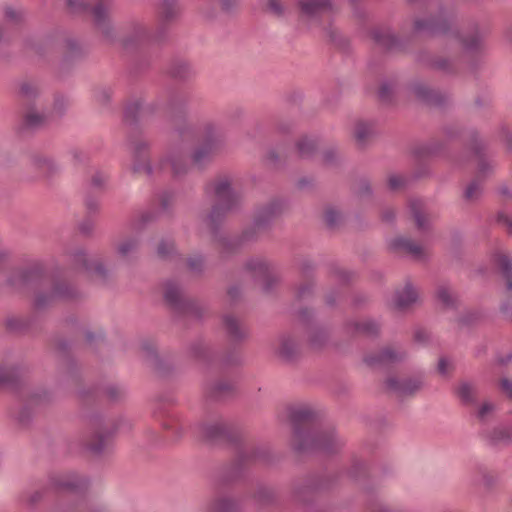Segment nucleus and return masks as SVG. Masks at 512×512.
<instances>
[{
  "instance_id": "f257e3e1",
  "label": "nucleus",
  "mask_w": 512,
  "mask_h": 512,
  "mask_svg": "<svg viewBox=\"0 0 512 512\" xmlns=\"http://www.w3.org/2000/svg\"><path fill=\"white\" fill-rule=\"evenodd\" d=\"M315 414L308 405L294 407L291 411V420L294 425L293 447L298 451L313 449L333 451L337 443L334 432L318 433L312 427Z\"/></svg>"
},
{
  "instance_id": "f03ea898",
  "label": "nucleus",
  "mask_w": 512,
  "mask_h": 512,
  "mask_svg": "<svg viewBox=\"0 0 512 512\" xmlns=\"http://www.w3.org/2000/svg\"><path fill=\"white\" fill-rule=\"evenodd\" d=\"M216 200L215 211L220 209L227 211L232 209L240 199V193L234 187L229 177H219L211 185Z\"/></svg>"
},
{
  "instance_id": "7ed1b4c3",
  "label": "nucleus",
  "mask_w": 512,
  "mask_h": 512,
  "mask_svg": "<svg viewBox=\"0 0 512 512\" xmlns=\"http://www.w3.org/2000/svg\"><path fill=\"white\" fill-rule=\"evenodd\" d=\"M300 16L307 21H317L333 10L332 0H297Z\"/></svg>"
},
{
  "instance_id": "20e7f679",
  "label": "nucleus",
  "mask_w": 512,
  "mask_h": 512,
  "mask_svg": "<svg viewBox=\"0 0 512 512\" xmlns=\"http://www.w3.org/2000/svg\"><path fill=\"white\" fill-rule=\"evenodd\" d=\"M422 386L419 378H402L392 376L387 380V387L390 391L399 397H405L414 394Z\"/></svg>"
},
{
  "instance_id": "39448f33",
  "label": "nucleus",
  "mask_w": 512,
  "mask_h": 512,
  "mask_svg": "<svg viewBox=\"0 0 512 512\" xmlns=\"http://www.w3.org/2000/svg\"><path fill=\"white\" fill-rule=\"evenodd\" d=\"M68 7L73 13L91 14L97 23L104 21L108 14V4L106 1H100L91 7L84 0H68Z\"/></svg>"
},
{
  "instance_id": "423d86ee",
  "label": "nucleus",
  "mask_w": 512,
  "mask_h": 512,
  "mask_svg": "<svg viewBox=\"0 0 512 512\" xmlns=\"http://www.w3.org/2000/svg\"><path fill=\"white\" fill-rule=\"evenodd\" d=\"M150 37L149 29L144 23L133 22L126 26L122 42L124 46L128 47L144 43L148 41Z\"/></svg>"
},
{
  "instance_id": "0eeeda50",
  "label": "nucleus",
  "mask_w": 512,
  "mask_h": 512,
  "mask_svg": "<svg viewBox=\"0 0 512 512\" xmlns=\"http://www.w3.org/2000/svg\"><path fill=\"white\" fill-rule=\"evenodd\" d=\"M133 165L132 170L138 174H148L151 170L148 163L147 144L137 141L133 144Z\"/></svg>"
},
{
  "instance_id": "6e6552de",
  "label": "nucleus",
  "mask_w": 512,
  "mask_h": 512,
  "mask_svg": "<svg viewBox=\"0 0 512 512\" xmlns=\"http://www.w3.org/2000/svg\"><path fill=\"white\" fill-rule=\"evenodd\" d=\"M450 15L446 12H441L437 19H433L430 21H423L417 19L414 23L415 30L417 31H428L431 33H442L445 32L448 27Z\"/></svg>"
},
{
  "instance_id": "1a4fd4ad",
  "label": "nucleus",
  "mask_w": 512,
  "mask_h": 512,
  "mask_svg": "<svg viewBox=\"0 0 512 512\" xmlns=\"http://www.w3.org/2000/svg\"><path fill=\"white\" fill-rule=\"evenodd\" d=\"M403 357V353L396 351L393 347H387L378 353L366 356L365 361L369 365H385Z\"/></svg>"
},
{
  "instance_id": "9d476101",
  "label": "nucleus",
  "mask_w": 512,
  "mask_h": 512,
  "mask_svg": "<svg viewBox=\"0 0 512 512\" xmlns=\"http://www.w3.org/2000/svg\"><path fill=\"white\" fill-rule=\"evenodd\" d=\"M418 293L411 284H406L395 294L394 305L398 309H405L416 302Z\"/></svg>"
},
{
  "instance_id": "9b49d317",
  "label": "nucleus",
  "mask_w": 512,
  "mask_h": 512,
  "mask_svg": "<svg viewBox=\"0 0 512 512\" xmlns=\"http://www.w3.org/2000/svg\"><path fill=\"white\" fill-rule=\"evenodd\" d=\"M393 246L395 249L404 251L417 259H420L425 255L424 247L408 238H396L393 241Z\"/></svg>"
},
{
  "instance_id": "f8f14e48",
  "label": "nucleus",
  "mask_w": 512,
  "mask_h": 512,
  "mask_svg": "<svg viewBox=\"0 0 512 512\" xmlns=\"http://www.w3.org/2000/svg\"><path fill=\"white\" fill-rule=\"evenodd\" d=\"M492 261L502 271L506 278L508 288L512 289V260L510 257L502 251H497L493 255Z\"/></svg>"
},
{
  "instance_id": "ddd939ff",
  "label": "nucleus",
  "mask_w": 512,
  "mask_h": 512,
  "mask_svg": "<svg viewBox=\"0 0 512 512\" xmlns=\"http://www.w3.org/2000/svg\"><path fill=\"white\" fill-rule=\"evenodd\" d=\"M375 42L384 49L392 50L398 47V39L391 33L389 29L378 28L372 33Z\"/></svg>"
},
{
  "instance_id": "4468645a",
  "label": "nucleus",
  "mask_w": 512,
  "mask_h": 512,
  "mask_svg": "<svg viewBox=\"0 0 512 512\" xmlns=\"http://www.w3.org/2000/svg\"><path fill=\"white\" fill-rule=\"evenodd\" d=\"M247 269L256 277L262 279L264 282H269L271 279V268L269 264L262 258H255L250 260L247 263Z\"/></svg>"
},
{
  "instance_id": "2eb2a0df",
  "label": "nucleus",
  "mask_w": 512,
  "mask_h": 512,
  "mask_svg": "<svg viewBox=\"0 0 512 512\" xmlns=\"http://www.w3.org/2000/svg\"><path fill=\"white\" fill-rule=\"evenodd\" d=\"M70 296H71V293H70V291H69V289H68L66 284H63V283L56 284V285H54L53 290L49 294L47 299H45L42 296V294H37L36 298H35V305L37 307H43L46 304L50 303L54 299L66 298V297H70Z\"/></svg>"
},
{
  "instance_id": "dca6fc26",
  "label": "nucleus",
  "mask_w": 512,
  "mask_h": 512,
  "mask_svg": "<svg viewBox=\"0 0 512 512\" xmlns=\"http://www.w3.org/2000/svg\"><path fill=\"white\" fill-rule=\"evenodd\" d=\"M213 128L208 127L205 134V147L203 149H199L195 151L193 154V160L196 164H199L213 149L214 142L216 140L213 134Z\"/></svg>"
},
{
  "instance_id": "f3484780",
  "label": "nucleus",
  "mask_w": 512,
  "mask_h": 512,
  "mask_svg": "<svg viewBox=\"0 0 512 512\" xmlns=\"http://www.w3.org/2000/svg\"><path fill=\"white\" fill-rule=\"evenodd\" d=\"M298 351V344L292 337H283L278 346V353L284 358L293 357Z\"/></svg>"
},
{
  "instance_id": "a211bd4d",
  "label": "nucleus",
  "mask_w": 512,
  "mask_h": 512,
  "mask_svg": "<svg viewBox=\"0 0 512 512\" xmlns=\"http://www.w3.org/2000/svg\"><path fill=\"white\" fill-rule=\"evenodd\" d=\"M373 133V127L370 123L359 121L355 124L354 137L359 144L365 143Z\"/></svg>"
},
{
  "instance_id": "6ab92c4d",
  "label": "nucleus",
  "mask_w": 512,
  "mask_h": 512,
  "mask_svg": "<svg viewBox=\"0 0 512 512\" xmlns=\"http://www.w3.org/2000/svg\"><path fill=\"white\" fill-rule=\"evenodd\" d=\"M457 395L465 404H472L476 398V388L474 385L463 382L457 388Z\"/></svg>"
},
{
  "instance_id": "aec40b11",
  "label": "nucleus",
  "mask_w": 512,
  "mask_h": 512,
  "mask_svg": "<svg viewBox=\"0 0 512 512\" xmlns=\"http://www.w3.org/2000/svg\"><path fill=\"white\" fill-rule=\"evenodd\" d=\"M411 212L413 214L414 220L420 229H424L426 227L427 216L424 211L423 203L419 200L411 202Z\"/></svg>"
},
{
  "instance_id": "412c9836",
  "label": "nucleus",
  "mask_w": 512,
  "mask_h": 512,
  "mask_svg": "<svg viewBox=\"0 0 512 512\" xmlns=\"http://www.w3.org/2000/svg\"><path fill=\"white\" fill-rule=\"evenodd\" d=\"M235 503L232 499L226 496L215 498L210 504L212 512H230L234 509Z\"/></svg>"
},
{
  "instance_id": "4be33fe9",
  "label": "nucleus",
  "mask_w": 512,
  "mask_h": 512,
  "mask_svg": "<svg viewBox=\"0 0 512 512\" xmlns=\"http://www.w3.org/2000/svg\"><path fill=\"white\" fill-rule=\"evenodd\" d=\"M138 247V241L135 238H125L117 244V252L122 257L132 255Z\"/></svg>"
},
{
  "instance_id": "5701e85b",
  "label": "nucleus",
  "mask_w": 512,
  "mask_h": 512,
  "mask_svg": "<svg viewBox=\"0 0 512 512\" xmlns=\"http://www.w3.org/2000/svg\"><path fill=\"white\" fill-rule=\"evenodd\" d=\"M224 324L227 332L234 338H240L244 335V330L242 329L238 319H236L232 315H228L224 318Z\"/></svg>"
},
{
  "instance_id": "b1692460",
  "label": "nucleus",
  "mask_w": 512,
  "mask_h": 512,
  "mask_svg": "<svg viewBox=\"0 0 512 512\" xmlns=\"http://www.w3.org/2000/svg\"><path fill=\"white\" fill-rule=\"evenodd\" d=\"M437 298L446 307L453 306L456 302V295L448 286H440L437 289Z\"/></svg>"
},
{
  "instance_id": "393cba45",
  "label": "nucleus",
  "mask_w": 512,
  "mask_h": 512,
  "mask_svg": "<svg viewBox=\"0 0 512 512\" xmlns=\"http://www.w3.org/2000/svg\"><path fill=\"white\" fill-rule=\"evenodd\" d=\"M164 296L169 304L177 306L181 300L179 287L176 284L168 283L164 288Z\"/></svg>"
},
{
  "instance_id": "a878e982",
  "label": "nucleus",
  "mask_w": 512,
  "mask_h": 512,
  "mask_svg": "<svg viewBox=\"0 0 512 512\" xmlns=\"http://www.w3.org/2000/svg\"><path fill=\"white\" fill-rule=\"evenodd\" d=\"M32 281V273L29 271H16L10 280L11 285L17 289L29 285Z\"/></svg>"
},
{
  "instance_id": "bb28decb",
  "label": "nucleus",
  "mask_w": 512,
  "mask_h": 512,
  "mask_svg": "<svg viewBox=\"0 0 512 512\" xmlns=\"http://www.w3.org/2000/svg\"><path fill=\"white\" fill-rule=\"evenodd\" d=\"M163 168L170 167L175 175L185 171L184 161L181 156L173 155L163 162Z\"/></svg>"
},
{
  "instance_id": "cd10ccee",
  "label": "nucleus",
  "mask_w": 512,
  "mask_h": 512,
  "mask_svg": "<svg viewBox=\"0 0 512 512\" xmlns=\"http://www.w3.org/2000/svg\"><path fill=\"white\" fill-rule=\"evenodd\" d=\"M81 480L77 475L69 474L62 476L57 481V486L61 489H76L79 487Z\"/></svg>"
},
{
  "instance_id": "c85d7f7f",
  "label": "nucleus",
  "mask_w": 512,
  "mask_h": 512,
  "mask_svg": "<svg viewBox=\"0 0 512 512\" xmlns=\"http://www.w3.org/2000/svg\"><path fill=\"white\" fill-rule=\"evenodd\" d=\"M78 261H80L83 264V266L85 267V269L87 271L95 272L99 275H101L103 273L102 265L97 260L89 258L84 253L79 255Z\"/></svg>"
},
{
  "instance_id": "c756f323",
  "label": "nucleus",
  "mask_w": 512,
  "mask_h": 512,
  "mask_svg": "<svg viewBox=\"0 0 512 512\" xmlns=\"http://www.w3.org/2000/svg\"><path fill=\"white\" fill-rule=\"evenodd\" d=\"M359 333L366 335H374L378 332L379 326L373 320H362L356 324Z\"/></svg>"
},
{
  "instance_id": "7c9ffc66",
  "label": "nucleus",
  "mask_w": 512,
  "mask_h": 512,
  "mask_svg": "<svg viewBox=\"0 0 512 512\" xmlns=\"http://www.w3.org/2000/svg\"><path fill=\"white\" fill-rule=\"evenodd\" d=\"M434 67L447 73L456 71L454 60L446 57H438L434 60Z\"/></svg>"
},
{
  "instance_id": "2f4dec72",
  "label": "nucleus",
  "mask_w": 512,
  "mask_h": 512,
  "mask_svg": "<svg viewBox=\"0 0 512 512\" xmlns=\"http://www.w3.org/2000/svg\"><path fill=\"white\" fill-rule=\"evenodd\" d=\"M38 92H39L38 86L34 82H30V81L24 82V83H22V85L20 87L21 95L27 100L35 97L38 94Z\"/></svg>"
},
{
  "instance_id": "473e14b6",
  "label": "nucleus",
  "mask_w": 512,
  "mask_h": 512,
  "mask_svg": "<svg viewBox=\"0 0 512 512\" xmlns=\"http://www.w3.org/2000/svg\"><path fill=\"white\" fill-rule=\"evenodd\" d=\"M464 46L469 50L479 49L482 45V36L478 31L463 39Z\"/></svg>"
},
{
  "instance_id": "72a5a7b5",
  "label": "nucleus",
  "mask_w": 512,
  "mask_h": 512,
  "mask_svg": "<svg viewBox=\"0 0 512 512\" xmlns=\"http://www.w3.org/2000/svg\"><path fill=\"white\" fill-rule=\"evenodd\" d=\"M48 117L47 114H40L34 110H30L25 115V122L29 126H37L44 122Z\"/></svg>"
},
{
  "instance_id": "f704fd0d",
  "label": "nucleus",
  "mask_w": 512,
  "mask_h": 512,
  "mask_svg": "<svg viewBox=\"0 0 512 512\" xmlns=\"http://www.w3.org/2000/svg\"><path fill=\"white\" fill-rule=\"evenodd\" d=\"M297 147L302 156H308L315 149V141L305 137L299 140Z\"/></svg>"
},
{
  "instance_id": "c9c22d12",
  "label": "nucleus",
  "mask_w": 512,
  "mask_h": 512,
  "mask_svg": "<svg viewBox=\"0 0 512 512\" xmlns=\"http://www.w3.org/2000/svg\"><path fill=\"white\" fill-rule=\"evenodd\" d=\"M108 444V438L102 434H96L93 440L89 443V448L93 452H101Z\"/></svg>"
},
{
  "instance_id": "e433bc0d",
  "label": "nucleus",
  "mask_w": 512,
  "mask_h": 512,
  "mask_svg": "<svg viewBox=\"0 0 512 512\" xmlns=\"http://www.w3.org/2000/svg\"><path fill=\"white\" fill-rule=\"evenodd\" d=\"M174 250V243L170 240H163L158 245V255L160 257L166 258L169 256V254Z\"/></svg>"
},
{
  "instance_id": "4c0bfd02",
  "label": "nucleus",
  "mask_w": 512,
  "mask_h": 512,
  "mask_svg": "<svg viewBox=\"0 0 512 512\" xmlns=\"http://www.w3.org/2000/svg\"><path fill=\"white\" fill-rule=\"evenodd\" d=\"M480 192V183L478 180L473 181L465 191V197L469 200L475 199Z\"/></svg>"
},
{
  "instance_id": "58836bf2",
  "label": "nucleus",
  "mask_w": 512,
  "mask_h": 512,
  "mask_svg": "<svg viewBox=\"0 0 512 512\" xmlns=\"http://www.w3.org/2000/svg\"><path fill=\"white\" fill-rule=\"evenodd\" d=\"M275 214V211L273 208H267L264 212H263V215L262 214H259L257 215L256 219H255V225L258 227V228H261L262 226L265 225V223L268 221V219Z\"/></svg>"
},
{
  "instance_id": "ea45409f",
  "label": "nucleus",
  "mask_w": 512,
  "mask_h": 512,
  "mask_svg": "<svg viewBox=\"0 0 512 512\" xmlns=\"http://www.w3.org/2000/svg\"><path fill=\"white\" fill-rule=\"evenodd\" d=\"M187 266L192 272H199L203 267V259L200 256L190 257L187 260Z\"/></svg>"
},
{
  "instance_id": "a19ab883",
  "label": "nucleus",
  "mask_w": 512,
  "mask_h": 512,
  "mask_svg": "<svg viewBox=\"0 0 512 512\" xmlns=\"http://www.w3.org/2000/svg\"><path fill=\"white\" fill-rule=\"evenodd\" d=\"M326 223L330 226L336 225L340 219V214L334 209H327L324 214Z\"/></svg>"
},
{
  "instance_id": "79ce46f5",
  "label": "nucleus",
  "mask_w": 512,
  "mask_h": 512,
  "mask_svg": "<svg viewBox=\"0 0 512 512\" xmlns=\"http://www.w3.org/2000/svg\"><path fill=\"white\" fill-rule=\"evenodd\" d=\"M494 410L493 404L490 402H484L478 409L477 416L479 419H486Z\"/></svg>"
},
{
  "instance_id": "37998d69",
  "label": "nucleus",
  "mask_w": 512,
  "mask_h": 512,
  "mask_svg": "<svg viewBox=\"0 0 512 512\" xmlns=\"http://www.w3.org/2000/svg\"><path fill=\"white\" fill-rule=\"evenodd\" d=\"M267 10L275 15H281L283 6L280 0H268Z\"/></svg>"
},
{
  "instance_id": "c03bdc74",
  "label": "nucleus",
  "mask_w": 512,
  "mask_h": 512,
  "mask_svg": "<svg viewBox=\"0 0 512 512\" xmlns=\"http://www.w3.org/2000/svg\"><path fill=\"white\" fill-rule=\"evenodd\" d=\"M388 182L390 188L396 190L404 185L405 178L401 175H391Z\"/></svg>"
},
{
  "instance_id": "a18cd8bd",
  "label": "nucleus",
  "mask_w": 512,
  "mask_h": 512,
  "mask_svg": "<svg viewBox=\"0 0 512 512\" xmlns=\"http://www.w3.org/2000/svg\"><path fill=\"white\" fill-rule=\"evenodd\" d=\"M452 368L451 362L446 358H441L438 363V372L442 375H446Z\"/></svg>"
},
{
  "instance_id": "49530a36",
  "label": "nucleus",
  "mask_w": 512,
  "mask_h": 512,
  "mask_svg": "<svg viewBox=\"0 0 512 512\" xmlns=\"http://www.w3.org/2000/svg\"><path fill=\"white\" fill-rule=\"evenodd\" d=\"M13 372L9 369H2L0 371V387L5 386L12 382Z\"/></svg>"
},
{
  "instance_id": "de8ad7c7",
  "label": "nucleus",
  "mask_w": 512,
  "mask_h": 512,
  "mask_svg": "<svg viewBox=\"0 0 512 512\" xmlns=\"http://www.w3.org/2000/svg\"><path fill=\"white\" fill-rule=\"evenodd\" d=\"M21 15H22L21 10L15 9L13 7H7L5 9V16L7 19H9L11 21H16V20L20 19Z\"/></svg>"
},
{
  "instance_id": "09e8293b",
  "label": "nucleus",
  "mask_w": 512,
  "mask_h": 512,
  "mask_svg": "<svg viewBox=\"0 0 512 512\" xmlns=\"http://www.w3.org/2000/svg\"><path fill=\"white\" fill-rule=\"evenodd\" d=\"M498 222L505 226L509 233H512V218L510 216L501 214L498 217Z\"/></svg>"
},
{
  "instance_id": "8fccbe9b",
  "label": "nucleus",
  "mask_w": 512,
  "mask_h": 512,
  "mask_svg": "<svg viewBox=\"0 0 512 512\" xmlns=\"http://www.w3.org/2000/svg\"><path fill=\"white\" fill-rule=\"evenodd\" d=\"M500 386L502 391L512 398V381L504 378L500 381Z\"/></svg>"
},
{
  "instance_id": "3c124183",
  "label": "nucleus",
  "mask_w": 512,
  "mask_h": 512,
  "mask_svg": "<svg viewBox=\"0 0 512 512\" xmlns=\"http://www.w3.org/2000/svg\"><path fill=\"white\" fill-rule=\"evenodd\" d=\"M212 428H213V431L209 432V434H208V436L211 438L218 436L222 430V427L220 425H215Z\"/></svg>"
},
{
  "instance_id": "603ef678",
  "label": "nucleus",
  "mask_w": 512,
  "mask_h": 512,
  "mask_svg": "<svg viewBox=\"0 0 512 512\" xmlns=\"http://www.w3.org/2000/svg\"><path fill=\"white\" fill-rule=\"evenodd\" d=\"M380 96L383 98V99H386L387 96H388V87L386 85H383L381 88H380Z\"/></svg>"
},
{
  "instance_id": "864d4df0",
  "label": "nucleus",
  "mask_w": 512,
  "mask_h": 512,
  "mask_svg": "<svg viewBox=\"0 0 512 512\" xmlns=\"http://www.w3.org/2000/svg\"><path fill=\"white\" fill-rule=\"evenodd\" d=\"M63 105H64V102H63V101H61V103H58V102H57V103L55 104V106H54L53 113H55V114H57V115H58V114H60V113H61V109H62Z\"/></svg>"
},
{
  "instance_id": "5fc2aeb1",
  "label": "nucleus",
  "mask_w": 512,
  "mask_h": 512,
  "mask_svg": "<svg viewBox=\"0 0 512 512\" xmlns=\"http://www.w3.org/2000/svg\"><path fill=\"white\" fill-rule=\"evenodd\" d=\"M417 94L424 99L428 98V90L426 88H420Z\"/></svg>"
},
{
  "instance_id": "6e6d98bb",
  "label": "nucleus",
  "mask_w": 512,
  "mask_h": 512,
  "mask_svg": "<svg viewBox=\"0 0 512 512\" xmlns=\"http://www.w3.org/2000/svg\"><path fill=\"white\" fill-rule=\"evenodd\" d=\"M236 2H237V0H228V2H226V1H224V0H223L222 5H223V7H224V8L228 9V8H230L233 4H235Z\"/></svg>"
},
{
  "instance_id": "4d7b16f0",
  "label": "nucleus",
  "mask_w": 512,
  "mask_h": 512,
  "mask_svg": "<svg viewBox=\"0 0 512 512\" xmlns=\"http://www.w3.org/2000/svg\"><path fill=\"white\" fill-rule=\"evenodd\" d=\"M104 180H105V177L102 176V175L100 177L95 176L93 178V182H94L95 185H100V183L103 182Z\"/></svg>"
},
{
  "instance_id": "13d9d810",
  "label": "nucleus",
  "mask_w": 512,
  "mask_h": 512,
  "mask_svg": "<svg viewBox=\"0 0 512 512\" xmlns=\"http://www.w3.org/2000/svg\"><path fill=\"white\" fill-rule=\"evenodd\" d=\"M507 38L512 41V26L507 30Z\"/></svg>"
},
{
  "instance_id": "bf43d9fd",
  "label": "nucleus",
  "mask_w": 512,
  "mask_h": 512,
  "mask_svg": "<svg viewBox=\"0 0 512 512\" xmlns=\"http://www.w3.org/2000/svg\"><path fill=\"white\" fill-rule=\"evenodd\" d=\"M487 164L484 163V162H481L480 165H479V171L482 173L484 172V167L486 166Z\"/></svg>"
},
{
  "instance_id": "052dcab7",
  "label": "nucleus",
  "mask_w": 512,
  "mask_h": 512,
  "mask_svg": "<svg viewBox=\"0 0 512 512\" xmlns=\"http://www.w3.org/2000/svg\"><path fill=\"white\" fill-rule=\"evenodd\" d=\"M243 237H244V239H249V238H250V236L248 235V232H245V233L243 234Z\"/></svg>"
},
{
  "instance_id": "680f3d73",
  "label": "nucleus",
  "mask_w": 512,
  "mask_h": 512,
  "mask_svg": "<svg viewBox=\"0 0 512 512\" xmlns=\"http://www.w3.org/2000/svg\"><path fill=\"white\" fill-rule=\"evenodd\" d=\"M304 293H305V292H304V290H300V291H299V296H300V297L304 296Z\"/></svg>"
},
{
  "instance_id": "e2e57ef3",
  "label": "nucleus",
  "mask_w": 512,
  "mask_h": 512,
  "mask_svg": "<svg viewBox=\"0 0 512 512\" xmlns=\"http://www.w3.org/2000/svg\"><path fill=\"white\" fill-rule=\"evenodd\" d=\"M4 256H5V254L0 252V260H1Z\"/></svg>"
},
{
  "instance_id": "0e129e2a",
  "label": "nucleus",
  "mask_w": 512,
  "mask_h": 512,
  "mask_svg": "<svg viewBox=\"0 0 512 512\" xmlns=\"http://www.w3.org/2000/svg\"><path fill=\"white\" fill-rule=\"evenodd\" d=\"M381 512H390V511H388V510H383V511H381Z\"/></svg>"
}]
</instances>
